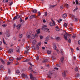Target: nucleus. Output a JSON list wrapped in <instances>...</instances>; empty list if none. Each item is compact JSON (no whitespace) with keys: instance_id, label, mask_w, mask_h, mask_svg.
Masks as SVG:
<instances>
[{"instance_id":"nucleus-51","label":"nucleus","mask_w":80,"mask_h":80,"mask_svg":"<svg viewBox=\"0 0 80 80\" xmlns=\"http://www.w3.org/2000/svg\"><path fill=\"white\" fill-rule=\"evenodd\" d=\"M2 26L3 27H7V25L5 24H4L2 25Z\"/></svg>"},{"instance_id":"nucleus-61","label":"nucleus","mask_w":80,"mask_h":80,"mask_svg":"<svg viewBox=\"0 0 80 80\" xmlns=\"http://www.w3.org/2000/svg\"><path fill=\"white\" fill-rule=\"evenodd\" d=\"M40 39H42V38H43V36H40Z\"/></svg>"},{"instance_id":"nucleus-45","label":"nucleus","mask_w":80,"mask_h":80,"mask_svg":"<svg viewBox=\"0 0 80 80\" xmlns=\"http://www.w3.org/2000/svg\"><path fill=\"white\" fill-rule=\"evenodd\" d=\"M63 26H64V27H67V23H65L63 24Z\"/></svg>"},{"instance_id":"nucleus-48","label":"nucleus","mask_w":80,"mask_h":80,"mask_svg":"<svg viewBox=\"0 0 80 80\" xmlns=\"http://www.w3.org/2000/svg\"><path fill=\"white\" fill-rule=\"evenodd\" d=\"M32 68V66H30L29 68V70H31V69Z\"/></svg>"},{"instance_id":"nucleus-32","label":"nucleus","mask_w":80,"mask_h":80,"mask_svg":"<svg viewBox=\"0 0 80 80\" xmlns=\"http://www.w3.org/2000/svg\"><path fill=\"white\" fill-rule=\"evenodd\" d=\"M32 12H33V13H37V10L34 9L32 11Z\"/></svg>"},{"instance_id":"nucleus-8","label":"nucleus","mask_w":80,"mask_h":80,"mask_svg":"<svg viewBox=\"0 0 80 80\" xmlns=\"http://www.w3.org/2000/svg\"><path fill=\"white\" fill-rule=\"evenodd\" d=\"M53 48L54 50H57V48L56 47V45L54 43H52Z\"/></svg>"},{"instance_id":"nucleus-42","label":"nucleus","mask_w":80,"mask_h":80,"mask_svg":"<svg viewBox=\"0 0 80 80\" xmlns=\"http://www.w3.org/2000/svg\"><path fill=\"white\" fill-rule=\"evenodd\" d=\"M22 35L21 34H19V38H21L22 37Z\"/></svg>"},{"instance_id":"nucleus-43","label":"nucleus","mask_w":80,"mask_h":80,"mask_svg":"<svg viewBox=\"0 0 80 80\" xmlns=\"http://www.w3.org/2000/svg\"><path fill=\"white\" fill-rule=\"evenodd\" d=\"M16 72L17 73H20V71L19 70H17L16 71Z\"/></svg>"},{"instance_id":"nucleus-55","label":"nucleus","mask_w":80,"mask_h":80,"mask_svg":"<svg viewBox=\"0 0 80 80\" xmlns=\"http://www.w3.org/2000/svg\"><path fill=\"white\" fill-rule=\"evenodd\" d=\"M76 4H78V0H76Z\"/></svg>"},{"instance_id":"nucleus-53","label":"nucleus","mask_w":80,"mask_h":80,"mask_svg":"<svg viewBox=\"0 0 80 80\" xmlns=\"http://www.w3.org/2000/svg\"><path fill=\"white\" fill-rule=\"evenodd\" d=\"M16 19H17V17H16V16H15L13 19V20H15Z\"/></svg>"},{"instance_id":"nucleus-38","label":"nucleus","mask_w":80,"mask_h":80,"mask_svg":"<svg viewBox=\"0 0 80 80\" xmlns=\"http://www.w3.org/2000/svg\"><path fill=\"white\" fill-rule=\"evenodd\" d=\"M78 67H75V71L77 72L78 71Z\"/></svg>"},{"instance_id":"nucleus-28","label":"nucleus","mask_w":80,"mask_h":80,"mask_svg":"<svg viewBox=\"0 0 80 80\" xmlns=\"http://www.w3.org/2000/svg\"><path fill=\"white\" fill-rule=\"evenodd\" d=\"M36 43H37V41H36V40H33L32 42V44H33V45H35Z\"/></svg>"},{"instance_id":"nucleus-11","label":"nucleus","mask_w":80,"mask_h":80,"mask_svg":"<svg viewBox=\"0 0 80 80\" xmlns=\"http://www.w3.org/2000/svg\"><path fill=\"white\" fill-rule=\"evenodd\" d=\"M36 18V17L35 15H31L30 17V19H32V18Z\"/></svg>"},{"instance_id":"nucleus-7","label":"nucleus","mask_w":80,"mask_h":80,"mask_svg":"<svg viewBox=\"0 0 80 80\" xmlns=\"http://www.w3.org/2000/svg\"><path fill=\"white\" fill-rule=\"evenodd\" d=\"M41 42H39V43H38V44H37L36 45V48L37 49V50H39V47H40V45H41Z\"/></svg>"},{"instance_id":"nucleus-15","label":"nucleus","mask_w":80,"mask_h":80,"mask_svg":"<svg viewBox=\"0 0 80 80\" xmlns=\"http://www.w3.org/2000/svg\"><path fill=\"white\" fill-rule=\"evenodd\" d=\"M63 60H64V57H62L61 58V63H63Z\"/></svg>"},{"instance_id":"nucleus-6","label":"nucleus","mask_w":80,"mask_h":80,"mask_svg":"<svg viewBox=\"0 0 80 80\" xmlns=\"http://www.w3.org/2000/svg\"><path fill=\"white\" fill-rule=\"evenodd\" d=\"M22 78H25V77H26V78H28V77H27V75L23 73L22 74Z\"/></svg>"},{"instance_id":"nucleus-16","label":"nucleus","mask_w":80,"mask_h":80,"mask_svg":"<svg viewBox=\"0 0 80 80\" xmlns=\"http://www.w3.org/2000/svg\"><path fill=\"white\" fill-rule=\"evenodd\" d=\"M62 17L63 18H66L67 17V14L66 13H65L62 15Z\"/></svg>"},{"instance_id":"nucleus-64","label":"nucleus","mask_w":80,"mask_h":80,"mask_svg":"<svg viewBox=\"0 0 80 80\" xmlns=\"http://www.w3.org/2000/svg\"><path fill=\"white\" fill-rule=\"evenodd\" d=\"M13 28H15V26H16V24H14L13 25Z\"/></svg>"},{"instance_id":"nucleus-30","label":"nucleus","mask_w":80,"mask_h":80,"mask_svg":"<svg viewBox=\"0 0 80 80\" xmlns=\"http://www.w3.org/2000/svg\"><path fill=\"white\" fill-rule=\"evenodd\" d=\"M30 33H29V34H28V33L27 35V37H28V38H30Z\"/></svg>"},{"instance_id":"nucleus-22","label":"nucleus","mask_w":80,"mask_h":80,"mask_svg":"<svg viewBox=\"0 0 80 80\" xmlns=\"http://www.w3.org/2000/svg\"><path fill=\"white\" fill-rule=\"evenodd\" d=\"M55 29H56V31H59L60 30V29L58 28V26H56L55 27Z\"/></svg>"},{"instance_id":"nucleus-24","label":"nucleus","mask_w":80,"mask_h":80,"mask_svg":"<svg viewBox=\"0 0 80 80\" xmlns=\"http://www.w3.org/2000/svg\"><path fill=\"white\" fill-rule=\"evenodd\" d=\"M48 62V60L45 59L42 61V62L43 63H46V62Z\"/></svg>"},{"instance_id":"nucleus-49","label":"nucleus","mask_w":80,"mask_h":80,"mask_svg":"<svg viewBox=\"0 0 80 80\" xmlns=\"http://www.w3.org/2000/svg\"><path fill=\"white\" fill-rule=\"evenodd\" d=\"M53 55H54V56L56 55L57 53H56V52H53Z\"/></svg>"},{"instance_id":"nucleus-20","label":"nucleus","mask_w":80,"mask_h":80,"mask_svg":"<svg viewBox=\"0 0 80 80\" xmlns=\"http://www.w3.org/2000/svg\"><path fill=\"white\" fill-rule=\"evenodd\" d=\"M29 61H30V59H27L26 60L22 61V62H29Z\"/></svg>"},{"instance_id":"nucleus-1","label":"nucleus","mask_w":80,"mask_h":80,"mask_svg":"<svg viewBox=\"0 0 80 80\" xmlns=\"http://www.w3.org/2000/svg\"><path fill=\"white\" fill-rule=\"evenodd\" d=\"M67 36H68V37H71L72 36V35L68 33H66L65 35H64V38L65 40H67L68 39H67Z\"/></svg>"},{"instance_id":"nucleus-39","label":"nucleus","mask_w":80,"mask_h":80,"mask_svg":"<svg viewBox=\"0 0 80 80\" xmlns=\"http://www.w3.org/2000/svg\"><path fill=\"white\" fill-rule=\"evenodd\" d=\"M60 51H61L60 53H61V54L62 55H63V50L61 49Z\"/></svg>"},{"instance_id":"nucleus-21","label":"nucleus","mask_w":80,"mask_h":80,"mask_svg":"<svg viewBox=\"0 0 80 80\" xmlns=\"http://www.w3.org/2000/svg\"><path fill=\"white\" fill-rule=\"evenodd\" d=\"M17 18H20L21 17H22V16H20L18 15V14L16 16Z\"/></svg>"},{"instance_id":"nucleus-18","label":"nucleus","mask_w":80,"mask_h":80,"mask_svg":"<svg viewBox=\"0 0 80 80\" xmlns=\"http://www.w3.org/2000/svg\"><path fill=\"white\" fill-rule=\"evenodd\" d=\"M62 73L63 77H65L66 76V73H65V72L64 71Z\"/></svg>"},{"instance_id":"nucleus-41","label":"nucleus","mask_w":80,"mask_h":80,"mask_svg":"<svg viewBox=\"0 0 80 80\" xmlns=\"http://www.w3.org/2000/svg\"><path fill=\"white\" fill-rule=\"evenodd\" d=\"M7 65H10V64L12 63V62H7Z\"/></svg>"},{"instance_id":"nucleus-19","label":"nucleus","mask_w":80,"mask_h":80,"mask_svg":"<svg viewBox=\"0 0 80 80\" xmlns=\"http://www.w3.org/2000/svg\"><path fill=\"white\" fill-rule=\"evenodd\" d=\"M0 60H1V62H2V64H4L5 63V62L4 61H3V59H0Z\"/></svg>"},{"instance_id":"nucleus-35","label":"nucleus","mask_w":80,"mask_h":80,"mask_svg":"<svg viewBox=\"0 0 80 80\" xmlns=\"http://www.w3.org/2000/svg\"><path fill=\"white\" fill-rule=\"evenodd\" d=\"M76 36H77V35H76V34H74L72 35V37L73 38H75V37H76Z\"/></svg>"},{"instance_id":"nucleus-44","label":"nucleus","mask_w":80,"mask_h":80,"mask_svg":"<svg viewBox=\"0 0 80 80\" xmlns=\"http://www.w3.org/2000/svg\"><path fill=\"white\" fill-rule=\"evenodd\" d=\"M38 16H39V17H40V15H41V13H40V12H38Z\"/></svg>"},{"instance_id":"nucleus-60","label":"nucleus","mask_w":80,"mask_h":80,"mask_svg":"<svg viewBox=\"0 0 80 80\" xmlns=\"http://www.w3.org/2000/svg\"><path fill=\"white\" fill-rule=\"evenodd\" d=\"M68 41L69 43H70V42H71L70 41H71V39H69L68 40Z\"/></svg>"},{"instance_id":"nucleus-12","label":"nucleus","mask_w":80,"mask_h":80,"mask_svg":"<svg viewBox=\"0 0 80 80\" xmlns=\"http://www.w3.org/2000/svg\"><path fill=\"white\" fill-rule=\"evenodd\" d=\"M57 6V5H50L49 8H54V7H55Z\"/></svg>"},{"instance_id":"nucleus-34","label":"nucleus","mask_w":80,"mask_h":80,"mask_svg":"<svg viewBox=\"0 0 80 80\" xmlns=\"http://www.w3.org/2000/svg\"><path fill=\"white\" fill-rule=\"evenodd\" d=\"M2 39H3L2 41H3V43H4V44L5 45H7V43H6V42H5V40L4 39V38H3Z\"/></svg>"},{"instance_id":"nucleus-31","label":"nucleus","mask_w":80,"mask_h":80,"mask_svg":"<svg viewBox=\"0 0 80 80\" xmlns=\"http://www.w3.org/2000/svg\"><path fill=\"white\" fill-rule=\"evenodd\" d=\"M9 59L10 61H13V57L10 58Z\"/></svg>"},{"instance_id":"nucleus-29","label":"nucleus","mask_w":80,"mask_h":80,"mask_svg":"<svg viewBox=\"0 0 80 80\" xmlns=\"http://www.w3.org/2000/svg\"><path fill=\"white\" fill-rule=\"evenodd\" d=\"M70 17L71 18H75V16L73 14H70Z\"/></svg>"},{"instance_id":"nucleus-46","label":"nucleus","mask_w":80,"mask_h":80,"mask_svg":"<svg viewBox=\"0 0 80 80\" xmlns=\"http://www.w3.org/2000/svg\"><path fill=\"white\" fill-rule=\"evenodd\" d=\"M19 21H20V22H22V21H23V20H22V17L20 18Z\"/></svg>"},{"instance_id":"nucleus-23","label":"nucleus","mask_w":80,"mask_h":80,"mask_svg":"<svg viewBox=\"0 0 80 80\" xmlns=\"http://www.w3.org/2000/svg\"><path fill=\"white\" fill-rule=\"evenodd\" d=\"M62 66V63H59L58 64H57V66L58 67H60Z\"/></svg>"},{"instance_id":"nucleus-59","label":"nucleus","mask_w":80,"mask_h":80,"mask_svg":"<svg viewBox=\"0 0 80 80\" xmlns=\"http://www.w3.org/2000/svg\"><path fill=\"white\" fill-rule=\"evenodd\" d=\"M12 4H13V2H11L10 3V6H11V5H12Z\"/></svg>"},{"instance_id":"nucleus-33","label":"nucleus","mask_w":80,"mask_h":80,"mask_svg":"<svg viewBox=\"0 0 80 80\" xmlns=\"http://www.w3.org/2000/svg\"><path fill=\"white\" fill-rule=\"evenodd\" d=\"M52 59L53 60H55V59H56V58L55 56H52Z\"/></svg>"},{"instance_id":"nucleus-17","label":"nucleus","mask_w":80,"mask_h":80,"mask_svg":"<svg viewBox=\"0 0 80 80\" xmlns=\"http://www.w3.org/2000/svg\"><path fill=\"white\" fill-rule=\"evenodd\" d=\"M49 38H50V36L48 35L45 39V41H46V42H48V40H49Z\"/></svg>"},{"instance_id":"nucleus-36","label":"nucleus","mask_w":80,"mask_h":80,"mask_svg":"<svg viewBox=\"0 0 80 80\" xmlns=\"http://www.w3.org/2000/svg\"><path fill=\"white\" fill-rule=\"evenodd\" d=\"M64 8V7H63V5L61 6L60 7V9H61V10H63Z\"/></svg>"},{"instance_id":"nucleus-9","label":"nucleus","mask_w":80,"mask_h":80,"mask_svg":"<svg viewBox=\"0 0 80 80\" xmlns=\"http://www.w3.org/2000/svg\"><path fill=\"white\" fill-rule=\"evenodd\" d=\"M6 34L7 37H9L10 36V32H8V31L6 32Z\"/></svg>"},{"instance_id":"nucleus-40","label":"nucleus","mask_w":80,"mask_h":80,"mask_svg":"<svg viewBox=\"0 0 80 80\" xmlns=\"http://www.w3.org/2000/svg\"><path fill=\"white\" fill-rule=\"evenodd\" d=\"M4 67L3 66L1 65L0 66V70H1V69H2Z\"/></svg>"},{"instance_id":"nucleus-56","label":"nucleus","mask_w":80,"mask_h":80,"mask_svg":"<svg viewBox=\"0 0 80 80\" xmlns=\"http://www.w3.org/2000/svg\"><path fill=\"white\" fill-rule=\"evenodd\" d=\"M45 16L47 17V12H45Z\"/></svg>"},{"instance_id":"nucleus-50","label":"nucleus","mask_w":80,"mask_h":80,"mask_svg":"<svg viewBox=\"0 0 80 80\" xmlns=\"http://www.w3.org/2000/svg\"><path fill=\"white\" fill-rule=\"evenodd\" d=\"M28 50H29V49H28L27 51H25V52H24V53H28Z\"/></svg>"},{"instance_id":"nucleus-4","label":"nucleus","mask_w":80,"mask_h":80,"mask_svg":"<svg viewBox=\"0 0 80 80\" xmlns=\"http://www.w3.org/2000/svg\"><path fill=\"white\" fill-rule=\"evenodd\" d=\"M52 22H51L49 23V25L51 27H52V26H54V25H55V21L52 20Z\"/></svg>"},{"instance_id":"nucleus-3","label":"nucleus","mask_w":80,"mask_h":80,"mask_svg":"<svg viewBox=\"0 0 80 80\" xmlns=\"http://www.w3.org/2000/svg\"><path fill=\"white\" fill-rule=\"evenodd\" d=\"M30 79H31V80H37L36 78L33 77V76L32 74L30 73Z\"/></svg>"},{"instance_id":"nucleus-57","label":"nucleus","mask_w":80,"mask_h":80,"mask_svg":"<svg viewBox=\"0 0 80 80\" xmlns=\"http://www.w3.org/2000/svg\"><path fill=\"white\" fill-rule=\"evenodd\" d=\"M17 60H21V58H17Z\"/></svg>"},{"instance_id":"nucleus-54","label":"nucleus","mask_w":80,"mask_h":80,"mask_svg":"<svg viewBox=\"0 0 80 80\" xmlns=\"http://www.w3.org/2000/svg\"><path fill=\"white\" fill-rule=\"evenodd\" d=\"M56 40H60V37H58L56 38Z\"/></svg>"},{"instance_id":"nucleus-52","label":"nucleus","mask_w":80,"mask_h":80,"mask_svg":"<svg viewBox=\"0 0 80 80\" xmlns=\"http://www.w3.org/2000/svg\"><path fill=\"white\" fill-rule=\"evenodd\" d=\"M79 76H80V74H79L78 73L76 75V76L77 77H79Z\"/></svg>"},{"instance_id":"nucleus-63","label":"nucleus","mask_w":80,"mask_h":80,"mask_svg":"<svg viewBox=\"0 0 80 80\" xmlns=\"http://www.w3.org/2000/svg\"><path fill=\"white\" fill-rule=\"evenodd\" d=\"M13 40H16L17 38L16 37H14L13 38Z\"/></svg>"},{"instance_id":"nucleus-62","label":"nucleus","mask_w":80,"mask_h":80,"mask_svg":"<svg viewBox=\"0 0 80 80\" xmlns=\"http://www.w3.org/2000/svg\"><path fill=\"white\" fill-rule=\"evenodd\" d=\"M36 59L37 60H38L39 59V58L38 57H37V58H36Z\"/></svg>"},{"instance_id":"nucleus-25","label":"nucleus","mask_w":80,"mask_h":80,"mask_svg":"<svg viewBox=\"0 0 80 80\" xmlns=\"http://www.w3.org/2000/svg\"><path fill=\"white\" fill-rule=\"evenodd\" d=\"M30 37H31V39H34V38H35V36L33 35H31Z\"/></svg>"},{"instance_id":"nucleus-2","label":"nucleus","mask_w":80,"mask_h":80,"mask_svg":"<svg viewBox=\"0 0 80 80\" xmlns=\"http://www.w3.org/2000/svg\"><path fill=\"white\" fill-rule=\"evenodd\" d=\"M53 73V72L52 71H50L49 72V74L48 75V78H51V77L52 76V74Z\"/></svg>"},{"instance_id":"nucleus-47","label":"nucleus","mask_w":80,"mask_h":80,"mask_svg":"<svg viewBox=\"0 0 80 80\" xmlns=\"http://www.w3.org/2000/svg\"><path fill=\"white\" fill-rule=\"evenodd\" d=\"M28 64H29V65H30L31 66H32V67H34V65H32V63H31V62H29L28 63Z\"/></svg>"},{"instance_id":"nucleus-26","label":"nucleus","mask_w":80,"mask_h":80,"mask_svg":"<svg viewBox=\"0 0 80 80\" xmlns=\"http://www.w3.org/2000/svg\"><path fill=\"white\" fill-rule=\"evenodd\" d=\"M40 29H38L36 30V32H37V34H38V33H40Z\"/></svg>"},{"instance_id":"nucleus-14","label":"nucleus","mask_w":80,"mask_h":80,"mask_svg":"<svg viewBox=\"0 0 80 80\" xmlns=\"http://www.w3.org/2000/svg\"><path fill=\"white\" fill-rule=\"evenodd\" d=\"M13 49H10L8 51V52L9 53H12V52H13Z\"/></svg>"},{"instance_id":"nucleus-10","label":"nucleus","mask_w":80,"mask_h":80,"mask_svg":"<svg viewBox=\"0 0 80 80\" xmlns=\"http://www.w3.org/2000/svg\"><path fill=\"white\" fill-rule=\"evenodd\" d=\"M16 52H20V47H18L16 48Z\"/></svg>"},{"instance_id":"nucleus-27","label":"nucleus","mask_w":80,"mask_h":80,"mask_svg":"<svg viewBox=\"0 0 80 80\" xmlns=\"http://www.w3.org/2000/svg\"><path fill=\"white\" fill-rule=\"evenodd\" d=\"M64 6L66 7L67 8H68L69 7V6H68V5L67 3H65L64 4Z\"/></svg>"},{"instance_id":"nucleus-58","label":"nucleus","mask_w":80,"mask_h":80,"mask_svg":"<svg viewBox=\"0 0 80 80\" xmlns=\"http://www.w3.org/2000/svg\"><path fill=\"white\" fill-rule=\"evenodd\" d=\"M56 50H57V53H60V51H59V50H58V49H56Z\"/></svg>"},{"instance_id":"nucleus-5","label":"nucleus","mask_w":80,"mask_h":80,"mask_svg":"<svg viewBox=\"0 0 80 80\" xmlns=\"http://www.w3.org/2000/svg\"><path fill=\"white\" fill-rule=\"evenodd\" d=\"M42 30H44L45 32H50V31H49V29L47 28H45L44 26H43L42 28Z\"/></svg>"},{"instance_id":"nucleus-13","label":"nucleus","mask_w":80,"mask_h":80,"mask_svg":"<svg viewBox=\"0 0 80 80\" xmlns=\"http://www.w3.org/2000/svg\"><path fill=\"white\" fill-rule=\"evenodd\" d=\"M21 27V24H19L18 25H17V29L18 30H20V28Z\"/></svg>"},{"instance_id":"nucleus-37","label":"nucleus","mask_w":80,"mask_h":80,"mask_svg":"<svg viewBox=\"0 0 80 80\" xmlns=\"http://www.w3.org/2000/svg\"><path fill=\"white\" fill-rule=\"evenodd\" d=\"M47 53L48 54H51V51H47Z\"/></svg>"}]
</instances>
